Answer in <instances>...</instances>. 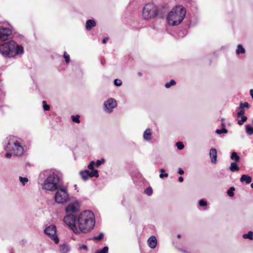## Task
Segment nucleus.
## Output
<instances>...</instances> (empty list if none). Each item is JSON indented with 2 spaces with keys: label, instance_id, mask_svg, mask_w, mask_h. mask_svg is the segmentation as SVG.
I'll return each instance as SVG.
<instances>
[{
  "label": "nucleus",
  "instance_id": "obj_10",
  "mask_svg": "<svg viewBox=\"0 0 253 253\" xmlns=\"http://www.w3.org/2000/svg\"><path fill=\"white\" fill-rule=\"evenodd\" d=\"M104 111L107 113H111L114 108H116L117 103L114 98H109L104 103Z\"/></svg>",
  "mask_w": 253,
  "mask_h": 253
},
{
  "label": "nucleus",
  "instance_id": "obj_41",
  "mask_svg": "<svg viewBox=\"0 0 253 253\" xmlns=\"http://www.w3.org/2000/svg\"><path fill=\"white\" fill-rule=\"evenodd\" d=\"M153 190L151 187L146 188L145 190V193L148 195H151L152 194Z\"/></svg>",
  "mask_w": 253,
  "mask_h": 253
},
{
  "label": "nucleus",
  "instance_id": "obj_55",
  "mask_svg": "<svg viewBox=\"0 0 253 253\" xmlns=\"http://www.w3.org/2000/svg\"><path fill=\"white\" fill-rule=\"evenodd\" d=\"M224 121V119H222V122H223V121Z\"/></svg>",
  "mask_w": 253,
  "mask_h": 253
},
{
  "label": "nucleus",
  "instance_id": "obj_33",
  "mask_svg": "<svg viewBox=\"0 0 253 253\" xmlns=\"http://www.w3.org/2000/svg\"><path fill=\"white\" fill-rule=\"evenodd\" d=\"M250 107L249 104L247 102L244 103H241L240 104L239 109H243L244 108H249Z\"/></svg>",
  "mask_w": 253,
  "mask_h": 253
},
{
  "label": "nucleus",
  "instance_id": "obj_49",
  "mask_svg": "<svg viewBox=\"0 0 253 253\" xmlns=\"http://www.w3.org/2000/svg\"><path fill=\"white\" fill-rule=\"evenodd\" d=\"M250 94L252 96V98L253 99V89H251L250 90Z\"/></svg>",
  "mask_w": 253,
  "mask_h": 253
},
{
  "label": "nucleus",
  "instance_id": "obj_14",
  "mask_svg": "<svg viewBox=\"0 0 253 253\" xmlns=\"http://www.w3.org/2000/svg\"><path fill=\"white\" fill-rule=\"evenodd\" d=\"M147 242L149 247L151 249H154L156 248L157 244L156 238L154 236H151L150 237H149Z\"/></svg>",
  "mask_w": 253,
  "mask_h": 253
},
{
  "label": "nucleus",
  "instance_id": "obj_50",
  "mask_svg": "<svg viewBox=\"0 0 253 253\" xmlns=\"http://www.w3.org/2000/svg\"><path fill=\"white\" fill-rule=\"evenodd\" d=\"M178 180L180 181V182H182L183 181V177L182 176H180L178 177Z\"/></svg>",
  "mask_w": 253,
  "mask_h": 253
},
{
  "label": "nucleus",
  "instance_id": "obj_1",
  "mask_svg": "<svg viewBox=\"0 0 253 253\" xmlns=\"http://www.w3.org/2000/svg\"><path fill=\"white\" fill-rule=\"evenodd\" d=\"M77 224L79 234L90 232L95 224V219L93 213L89 210L81 212L77 216Z\"/></svg>",
  "mask_w": 253,
  "mask_h": 253
},
{
  "label": "nucleus",
  "instance_id": "obj_16",
  "mask_svg": "<svg viewBox=\"0 0 253 253\" xmlns=\"http://www.w3.org/2000/svg\"><path fill=\"white\" fill-rule=\"evenodd\" d=\"M96 26V22L94 20L89 19L86 21L85 28L87 30H90L92 28Z\"/></svg>",
  "mask_w": 253,
  "mask_h": 253
},
{
  "label": "nucleus",
  "instance_id": "obj_39",
  "mask_svg": "<svg viewBox=\"0 0 253 253\" xmlns=\"http://www.w3.org/2000/svg\"><path fill=\"white\" fill-rule=\"evenodd\" d=\"M177 148L179 150H182L184 148V145L181 142H177L176 144Z\"/></svg>",
  "mask_w": 253,
  "mask_h": 253
},
{
  "label": "nucleus",
  "instance_id": "obj_15",
  "mask_svg": "<svg viewBox=\"0 0 253 253\" xmlns=\"http://www.w3.org/2000/svg\"><path fill=\"white\" fill-rule=\"evenodd\" d=\"M152 135L151 129L147 128L144 132L143 137L145 140L149 141L151 140Z\"/></svg>",
  "mask_w": 253,
  "mask_h": 253
},
{
  "label": "nucleus",
  "instance_id": "obj_29",
  "mask_svg": "<svg viewBox=\"0 0 253 253\" xmlns=\"http://www.w3.org/2000/svg\"><path fill=\"white\" fill-rule=\"evenodd\" d=\"M235 191V188L233 187H231L230 189L227 191L228 195L230 197H233L234 195V191Z\"/></svg>",
  "mask_w": 253,
  "mask_h": 253
},
{
  "label": "nucleus",
  "instance_id": "obj_31",
  "mask_svg": "<svg viewBox=\"0 0 253 253\" xmlns=\"http://www.w3.org/2000/svg\"><path fill=\"white\" fill-rule=\"evenodd\" d=\"M105 163V160L104 159L102 158L100 160H98L95 163V166L96 167H99L100 166H101L102 164H104Z\"/></svg>",
  "mask_w": 253,
  "mask_h": 253
},
{
  "label": "nucleus",
  "instance_id": "obj_3",
  "mask_svg": "<svg viewBox=\"0 0 253 253\" xmlns=\"http://www.w3.org/2000/svg\"><path fill=\"white\" fill-rule=\"evenodd\" d=\"M23 47L11 40L0 44V54L5 58L16 59L24 53Z\"/></svg>",
  "mask_w": 253,
  "mask_h": 253
},
{
  "label": "nucleus",
  "instance_id": "obj_34",
  "mask_svg": "<svg viewBox=\"0 0 253 253\" xmlns=\"http://www.w3.org/2000/svg\"><path fill=\"white\" fill-rule=\"evenodd\" d=\"M248 118L246 116H243L242 117H241V120H239L238 122V123L239 125L241 126L242 125L244 122H246Z\"/></svg>",
  "mask_w": 253,
  "mask_h": 253
},
{
  "label": "nucleus",
  "instance_id": "obj_19",
  "mask_svg": "<svg viewBox=\"0 0 253 253\" xmlns=\"http://www.w3.org/2000/svg\"><path fill=\"white\" fill-rule=\"evenodd\" d=\"M80 174L84 180H86L89 177V170H85L84 171H81Z\"/></svg>",
  "mask_w": 253,
  "mask_h": 253
},
{
  "label": "nucleus",
  "instance_id": "obj_44",
  "mask_svg": "<svg viewBox=\"0 0 253 253\" xmlns=\"http://www.w3.org/2000/svg\"><path fill=\"white\" fill-rule=\"evenodd\" d=\"M245 114V110L243 109H240V111L237 113V116L238 117H242L243 116H244Z\"/></svg>",
  "mask_w": 253,
  "mask_h": 253
},
{
  "label": "nucleus",
  "instance_id": "obj_36",
  "mask_svg": "<svg viewBox=\"0 0 253 253\" xmlns=\"http://www.w3.org/2000/svg\"><path fill=\"white\" fill-rule=\"evenodd\" d=\"M165 171V169H160V171L161 172V173L159 175L160 178H162L163 177H167L168 176V174L167 173H163Z\"/></svg>",
  "mask_w": 253,
  "mask_h": 253
},
{
  "label": "nucleus",
  "instance_id": "obj_42",
  "mask_svg": "<svg viewBox=\"0 0 253 253\" xmlns=\"http://www.w3.org/2000/svg\"><path fill=\"white\" fill-rule=\"evenodd\" d=\"M95 165V162L93 161H91L88 164L87 168L88 169L92 170L94 169V166Z\"/></svg>",
  "mask_w": 253,
  "mask_h": 253
},
{
  "label": "nucleus",
  "instance_id": "obj_18",
  "mask_svg": "<svg viewBox=\"0 0 253 253\" xmlns=\"http://www.w3.org/2000/svg\"><path fill=\"white\" fill-rule=\"evenodd\" d=\"M59 251L61 253H68L70 251V248L68 245L63 244L59 246Z\"/></svg>",
  "mask_w": 253,
  "mask_h": 253
},
{
  "label": "nucleus",
  "instance_id": "obj_2",
  "mask_svg": "<svg viewBox=\"0 0 253 253\" xmlns=\"http://www.w3.org/2000/svg\"><path fill=\"white\" fill-rule=\"evenodd\" d=\"M45 179L42 184V188L46 191H55L61 185L60 173L55 169H47L40 174Z\"/></svg>",
  "mask_w": 253,
  "mask_h": 253
},
{
  "label": "nucleus",
  "instance_id": "obj_56",
  "mask_svg": "<svg viewBox=\"0 0 253 253\" xmlns=\"http://www.w3.org/2000/svg\"><path fill=\"white\" fill-rule=\"evenodd\" d=\"M104 63V61H101V63L103 64Z\"/></svg>",
  "mask_w": 253,
  "mask_h": 253
},
{
  "label": "nucleus",
  "instance_id": "obj_47",
  "mask_svg": "<svg viewBox=\"0 0 253 253\" xmlns=\"http://www.w3.org/2000/svg\"><path fill=\"white\" fill-rule=\"evenodd\" d=\"M178 173L180 175H182L184 174V172L181 168H179Z\"/></svg>",
  "mask_w": 253,
  "mask_h": 253
},
{
  "label": "nucleus",
  "instance_id": "obj_46",
  "mask_svg": "<svg viewBox=\"0 0 253 253\" xmlns=\"http://www.w3.org/2000/svg\"><path fill=\"white\" fill-rule=\"evenodd\" d=\"M12 154H12V153H6V154H5V157L6 158H11V156H12Z\"/></svg>",
  "mask_w": 253,
  "mask_h": 253
},
{
  "label": "nucleus",
  "instance_id": "obj_53",
  "mask_svg": "<svg viewBox=\"0 0 253 253\" xmlns=\"http://www.w3.org/2000/svg\"><path fill=\"white\" fill-rule=\"evenodd\" d=\"M251 187L253 189V183L251 184Z\"/></svg>",
  "mask_w": 253,
  "mask_h": 253
},
{
  "label": "nucleus",
  "instance_id": "obj_9",
  "mask_svg": "<svg viewBox=\"0 0 253 253\" xmlns=\"http://www.w3.org/2000/svg\"><path fill=\"white\" fill-rule=\"evenodd\" d=\"M44 232L45 234L48 235L55 243L57 244L59 242V240L56 235V227L55 225L51 224L46 227L44 230Z\"/></svg>",
  "mask_w": 253,
  "mask_h": 253
},
{
  "label": "nucleus",
  "instance_id": "obj_22",
  "mask_svg": "<svg viewBox=\"0 0 253 253\" xmlns=\"http://www.w3.org/2000/svg\"><path fill=\"white\" fill-rule=\"evenodd\" d=\"M230 158L235 161L236 162H238L240 160V157L237 155V153L236 152H233L232 153Z\"/></svg>",
  "mask_w": 253,
  "mask_h": 253
},
{
  "label": "nucleus",
  "instance_id": "obj_51",
  "mask_svg": "<svg viewBox=\"0 0 253 253\" xmlns=\"http://www.w3.org/2000/svg\"><path fill=\"white\" fill-rule=\"evenodd\" d=\"M221 126H222V128H225V123H224V122H222V123Z\"/></svg>",
  "mask_w": 253,
  "mask_h": 253
},
{
  "label": "nucleus",
  "instance_id": "obj_58",
  "mask_svg": "<svg viewBox=\"0 0 253 253\" xmlns=\"http://www.w3.org/2000/svg\"><path fill=\"white\" fill-rule=\"evenodd\" d=\"M253 123V121H252Z\"/></svg>",
  "mask_w": 253,
  "mask_h": 253
},
{
  "label": "nucleus",
  "instance_id": "obj_45",
  "mask_svg": "<svg viewBox=\"0 0 253 253\" xmlns=\"http://www.w3.org/2000/svg\"><path fill=\"white\" fill-rule=\"evenodd\" d=\"M79 249L81 250H86L87 246L86 245H80L79 247Z\"/></svg>",
  "mask_w": 253,
  "mask_h": 253
},
{
  "label": "nucleus",
  "instance_id": "obj_40",
  "mask_svg": "<svg viewBox=\"0 0 253 253\" xmlns=\"http://www.w3.org/2000/svg\"><path fill=\"white\" fill-rule=\"evenodd\" d=\"M103 235V233L101 232L99 234L98 236H94L93 237V239L96 240H100L102 239Z\"/></svg>",
  "mask_w": 253,
  "mask_h": 253
},
{
  "label": "nucleus",
  "instance_id": "obj_32",
  "mask_svg": "<svg viewBox=\"0 0 253 253\" xmlns=\"http://www.w3.org/2000/svg\"><path fill=\"white\" fill-rule=\"evenodd\" d=\"M80 116L77 115L76 116H72V120L74 122H75L76 123H80V120L79 119Z\"/></svg>",
  "mask_w": 253,
  "mask_h": 253
},
{
  "label": "nucleus",
  "instance_id": "obj_37",
  "mask_svg": "<svg viewBox=\"0 0 253 253\" xmlns=\"http://www.w3.org/2000/svg\"><path fill=\"white\" fill-rule=\"evenodd\" d=\"M64 57L65 58L66 63H68L70 61V55L67 54L66 52H64Z\"/></svg>",
  "mask_w": 253,
  "mask_h": 253
},
{
  "label": "nucleus",
  "instance_id": "obj_8",
  "mask_svg": "<svg viewBox=\"0 0 253 253\" xmlns=\"http://www.w3.org/2000/svg\"><path fill=\"white\" fill-rule=\"evenodd\" d=\"M68 214L64 217V222L75 234H79L78 227L76 225L77 216L73 214Z\"/></svg>",
  "mask_w": 253,
  "mask_h": 253
},
{
  "label": "nucleus",
  "instance_id": "obj_21",
  "mask_svg": "<svg viewBox=\"0 0 253 253\" xmlns=\"http://www.w3.org/2000/svg\"><path fill=\"white\" fill-rule=\"evenodd\" d=\"M245 53V49L241 44H238L236 50L237 54H244Z\"/></svg>",
  "mask_w": 253,
  "mask_h": 253
},
{
  "label": "nucleus",
  "instance_id": "obj_57",
  "mask_svg": "<svg viewBox=\"0 0 253 253\" xmlns=\"http://www.w3.org/2000/svg\"><path fill=\"white\" fill-rule=\"evenodd\" d=\"M104 63V61H101V63L103 64Z\"/></svg>",
  "mask_w": 253,
  "mask_h": 253
},
{
  "label": "nucleus",
  "instance_id": "obj_5",
  "mask_svg": "<svg viewBox=\"0 0 253 253\" xmlns=\"http://www.w3.org/2000/svg\"><path fill=\"white\" fill-rule=\"evenodd\" d=\"M186 9L182 5L173 7L167 16V21L169 25L175 26L181 23L186 14Z\"/></svg>",
  "mask_w": 253,
  "mask_h": 253
},
{
  "label": "nucleus",
  "instance_id": "obj_54",
  "mask_svg": "<svg viewBox=\"0 0 253 253\" xmlns=\"http://www.w3.org/2000/svg\"><path fill=\"white\" fill-rule=\"evenodd\" d=\"M138 75H139V76H142V73H140V72L138 73Z\"/></svg>",
  "mask_w": 253,
  "mask_h": 253
},
{
  "label": "nucleus",
  "instance_id": "obj_6",
  "mask_svg": "<svg viewBox=\"0 0 253 253\" xmlns=\"http://www.w3.org/2000/svg\"><path fill=\"white\" fill-rule=\"evenodd\" d=\"M54 195L55 201L60 204L66 203L69 199V194L67 187L64 185H60L56 190Z\"/></svg>",
  "mask_w": 253,
  "mask_h": 253
},
{
  "label": "nucleus",
  "instance_id": "obj_28",
  "mask_svg": "<svg viewBox=\"0 0 253 253\" xmlns=\"http://www.w3.org/2000/svg\"><path fill=\"white\" fill-rule=\"evenodd\" d=\"M215 132L218 134H220L222 133H228V130L226 129L225 128H222L221 129H217L215 130Z\"/></svg>",
  "mask_w": 253,
  "mask_h": 253
},
{
  "label": "nucleus",
  "instance_id": "obj_25",
  "mask_svg": "<svg viewBox=\"0 0 253 253\" xmlns=\"http://www.w3.org/2000/svg\"><path fill=\"white\" fill-rule=\"evenodd\" d=\"M246 130L247 134L250 135L253 134V127L249 125L246 126Z\"/></svg>",
  "mask_w": 253,
  "mask_h": 253
},
{
  "label": "nucleus",
  "instance_id": "obj_4",
  "mask_svg": "<svg viewBox=\"0 0 253 253\" xmlns=\"http://www.w3.org/2000/svg\"><path fill=\"white\" fill-rule=\"evenodd\" d=\"M5 148L7 151L12 152L13 155L19 157L22 156L25 152L23 141L14 136L9 138Z\"/></svg>",
  "mask_w": 253,
  "mask_h": 253
},
{
  "label": "nucleus",
  "instance_id": "obj_52",
  "mask_svg": "<svg viewBox=\"0 0 253 253\" xmlns=\"http://www.w3.org/2000/svg\"><path fill=\"white\" fill-rule=\"evenodd\" d=\"M177 236L178 238H180L181 237V235L180 234H178Z\"/></svg>",
  "mask_w": 253,
  "mask_h": 253
},
{
  "label": "nucleus",
  "instance_id": "obj_12",
  "mask_svg": "<svg viewBox=\"0 0 253 253\" xmlns=\"http://www.w3.org/2000/svg\"><path fill=\"white\" fill-rule=\"evenodd\" d=\"M11 35V31L8 28L0 26V41L4 42L8 40Z\"/></svg>",
  "mask_w": 253,
  "mask_h": 253
},
{
  "label": "nucleus",
  "instance_id": "obj_48",
  "mask_svg": "<svg viewBox=\"0 0 253 253\" xmlns=\"http://www.w3.org/2000/svg\"><path fill=\"white\" fill-rule=\"evenodd\" d=\"M108 40V38H104L103 40H102V43H104V44L106 43Z\"/></svg>",
  "mask_w": 253,
  "mask_h": 253
},
{
  "label": "nucleus",
  "instance_id": "obj_30",
  "mask_svg": "<svg viewBox=\"0 0 253 253\" xmlns=\"http://www.w3.org/2000/svg\"><path fill=\"white\" fill-rule=\"evenodd\" d=\"M108 247L105 246L102 249L97 250L95 253H108Z\"/></svg>",
  "mask_w": 253,
  "mask_h": 253
},
{
  "label": "nucleus",
  "instance_id": "obj_35",
  "mask_svg": "<svg viewBox=\"0 0 253 253\" xmlns=\"http://www.w3.org/2000/svg\"><path fill=\"white\" fill-rule=\"evenodd\" d=\"M42 104H43V109L45 111H49V109H50V107H49V105L47 104L46 101H42Z\"/></svg>",
  "mask_w": 253,
  "mask_h": 253
},
{
  "label": "nucleus",
  "instance_id": "obj_20",
  "mask_svg": "<svg viewBox=\"0 0 253 253\" xmlns=\"http://www.w3.org/2000/svg\"><path fill=\"white\" fill-rule=\"evenodd\" d=\"M229 169L231 171L234 172L236 171H238L240 169V168L238 167V165L236 164V163L232 162L229 167Z\"/></svg>",
  "mask_w": 253,
  "mask_h": 253
},
{
  "label": "nucleus",
  "instance_id": "obj_24",
  "mask_svg": "<svg viewBox=\"0 0 253 253\" xmlns=\"http://www.w3.org/2000/svg\"><path fill=\"white\" fill-rule=\"evenodd\" d=\"M244 239H249L251 240H253V232L249 231L248 234H245L243 235Z\"/></svg>",
  "mask_w": 253,
  "mask_h": 253
},
{
  "label": "nucleus",
  "instance_id": "obj_23",
  "mask_svg": "<svg viewBox=\"0 0 253 253\" xmlns=\"http://www.w3.org/2000/svg\"><path fill=\"white\" fill-rule=\"evenodd\" d=\"M89 177H99V174H98V171L97 169H92L91 170V171L90 172L89 171Z\"/></svg>",
  "mask_w": 253,
  "mask_h": 253
},
{
  "label": "nucleus",
  "instance_id": "obj_38",
  "mask_svg": "<svg viewBox=\"0 0 253 253\" xmlns=\"http://www.w3.org/2000/svg\"><path fill=\"white\" fill-rule=\"evenodd\" d=\"M114 83L115 85H116L117 86H121L122 85V81L121 80L115 79L114 80Z\"/></svg>",
  "mask_w": 253,
  "mask_h": 253
},
{
  "label": "nucleus",
  "instance_id": "obj_13",
  "mask_svg": "<svg viewBox=\"0 0 253 253\" xmlns=\"http://www.w3.org/2000/svg\"><path fill=\"white\" fill-rule=\"evenodd\" d=\"M217 151L215 148H211L210 150V156L211 159V162L215 164L217 161Z\"/></svg>",
  "mask_w": 253,
  "mask_h": 253
},
{
  "label": "nucleus",
  "instance_id": "obj_7",
  "mask_svg": "<svg viewBox=\"0 0 253 253\" xmlns=\"http://www.w3.org/2000/svg\"><path fill=\"white\" fill-rule=\"evenodd\" d=\"M158 9L153 3L146 4L142 10V17L145 20L154 18L158 14Z\"/></svg>",
  "mask_w": 253,
  "mask_h": 253
},
{
  "label": "nucleus",
  "instance_id": "obj_43",
  "mask_svg": "<svg viewBox=\"0 0 253 253\" xmlns=\"http://www.w3.org/2000/svg\"><path fill=\"white\" fill-rule=\"evenodd\" d=\"M199 204L201 207H205L207 205V203L204 200H200L199 202Z\"/></svg>",
  "mask_w": 253,
  "mask_h": 253
},
{
  "label": "nucleus",
  "instance_id": "obj_11",
  "mask_svg": "<svg viewBox=\"0 0 253 253\" xmlns=\"http://www.w3.org/2000/svg\"><path fill=\"white\" fill-rule=\"evenodd\" d=\"M80 204L78 201L76 200L70 203L66 208L65 211L67 213L77 212L80 210Z\"/></svg>",
  "mask_w": 253,
  "mask_h": 253
},
{
  "label": "nucleus",
  "instance_id": "obj_17",
  "mask_svg": "<svg viewBox=\"0 0 253 253\" xmlns=\"http://www.w3.org/2000/svg\"><path fill=\"white\" fill-rule=\"evenodd\" d=\"M240 180L242 183L245 182L246 184H249L252 182V179L249 175L243 174L241 176Z\"/></svg>",
  "mask_w": 253,
  "mask_h": 253
},
{
  "label": "nucleus",
  "instance_id": "obj_27",
  "mask_svg": "<svg viewBox=\"0 0 253 253\" xmlns=\"http://www.w3.org/2000/svg\"><path fill=\"white\" fill-rule=\"evenodd\" d=\"M175 84H176V82H175V81L174 80H171L170 81V82H168V83H167L165 84V87H166V88H169V87H170L171 85H174Z\"/></svg>",
  "mask_w": 253,
  "mask_h": 253
},
{
  "label": "nucleus",
  "instance_id": "obj_26",
  "mask_svg": "<svg viewBox=\"0 0 253 253\" xmlns=\"http://www.w3.org/2000/svg\"><path fill=\"white\" fill-rule=\"evenodd\" d=\"M19 180L22 183L23 186H24L25 184L28 182V179L27 177H23L22 176H19Z\"/></svg>",
  "mask_w": 253,
  "mask_h": 253
}]
</instances>
